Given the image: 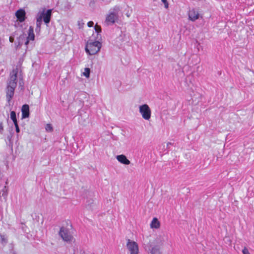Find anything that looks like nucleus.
Here are the masks:
<instances>
[{"mask_svg": "<svg viewBox=\"0 0 254 254\" xmlns=\"http://www.w3.org/2000/svg\"><path fill=\"white\" fill-rule=\"evenodd\" d=\"M151 254H162L160 248L158 246H155L150 250Z\"/></svg>", "mask_w": 254, "mask_h": 254, "instance_id": "nucleus-13", "label": "nucleus"}, {"mask_svg": "<svg viewBox=\"0 0 254 254\" xmlns=\"http://www.w3.org/2000/svg\"><path fill=\"white\" fill-rule=\"evenodd\" d=\"M53 131V127L51 124H49V132Z\"/></svg>", "mask_w": 254, "mask_h": 254, "instance_id": "nucleus-24", "label": "nucleus"}, {"mask_svg": "<svg viewBox=\"0 0 254 254\" xmlns=\"http://www.w3.org/2000/svg\"><path fill=\"white\" fill-rule=\"evenodd\" d=\"M17 73L13 70L10 73V78L8 81L6 91V97L9 101L11 99L14 94V91L16 87Z\"/></svg>", "mask_w": 254, "mask_h": 254, "instance_id": "nucleus-1", "label": "nucleus"}, {"mask_svg": "<svg viewBox=\"0 0 254 254\" xmlns=\"http://www.w3.org/2000/svg\"><path fill=\"white\" fill-rule=\"evenodd\" d=\"M10 118L13 121V123L17 122L16 117V113L14 111H11L10 112Z\"/></svg>", "mask_w": 254, "mask_h": 254, "instance_id": "nucleus-16", "label": "nucleus"}, {"mask_svg": "<svg viewBox=\"0 0 254 254\" xmlns=\"http://www.w3.org/2000/svg\"><path fill=\"white\" fill-rule=\"evenodd\" d=\"M242 253L243 254H250L248 249L246 247L243 249Z\"/></svg>", "mask_w": 254, "mask_h": 254, "instance_id": "nucleus-21", "label": "nucleus"}, {"mask_svg": "<svg viewBox=\"0 0 254 254\" xmlns=\"http://www.w3.org/2000/svg\"><path fill=\"white\" fill-rule=\"evenodd\" d=\"M151 228H158L160 227V222L156 218H154L150 224Z\"/></svg>", "mask_w": 254, "mask_h": 254, "instance_id": "nucleus-14", "label": "nucleus"}, {"mask_svg": "<svg viewBox=\"0 0 254 254\" xmlns=\"http://www.w3.org/2000/svg\"><path fill=\"white\" fill-rule=\"evenodd\" d=\"M139 111L144 120H149L151 117V111L148 105L143 104L140 106Z\"/></svg>", "mask_w": 254, "mask_h": 254, "instance_id": "nucleus-6", "label": "nucleus"}, {"mask_svg": "<svg viewBox=\"0 0 254 254\" xmlns=\"http://www.w3.org/2000/svg\"><path fill=\"white\" fill-rule=\"evenodd\" d=\"M171 145H172V143L171 142H168L167 144V147H169V146H170Z\"/></svg>", "mask_w": 254, "mask_h": 254, "instance_id": "nucleus-28", "label": "nucleus"}, {"mask_svg": "<svg viewBox=\"0 0 254 254\" xmlns=\"http://www.w3.org/2000/svg\"><path fill=\"white\" fill-rule=\"evenodd\" d=\"M102 47V44L98 41H93L91 39L87 41L85 50L86 53L90 55H94L99 52Z\"/></svg>", "mask_w": 254, "mask_h": 254, "instance_id": "nucleus-2", "label": "nucleus"}, {"mask_svg": "<svg viewBox=\"0 0 254 254\" xmlns=\"http://www.w3.org/2000/svg\"><path fill=\"white\" fill-rule=\"evenodd\" d=\"M14 126L15 127V129H16V132L17 133L19 132L20 130H19V128L18 126L17 122L14 123Z\"/></svg>", "mask_w": 254, "mask_h": 254, "instance_id": "nucleus-22", "label": "nucleus"}, {"mask_svg": "<svg viewBox=\"0 0 254 254\" xmlns=\"http://www.w3.org/2000/svg\"><path fill=\"white\" fill-rule=\"evenodd\" d=\"M119 8L115 7L112 11H110L106 17L105 22L107 25L114 24L116 20L118 19V12Z\"/></svg>", "mask_w": 254, "mask_h": 254, "instance_id": "nucleus-4", "label": "nucleus"}, {"mask_svg": "<svg viewBox=\"0 0 254 254\" xmlns=\"http://www.w3.org/2000/svg\"><path fill=\"white\" fill-rule=\"evenodd\" d=\"M94 29L97 36L96 39H98V35L101 32V28L100 26L96 24L94 27Z\"/></svg>", "mask_w": 254, "mask_h": 254, "instance_id": "nucleus-15", "label": "nucleus"}, {"mask_svg": "<svg viewBox=\"0 0 254 254\" xmlns=\"http://www.w3.org/2000/svg\"><path fill=\"white\" fill-rule=\"evenodd\" d=\"M3 130V126L2 124H0V132H2Z\"/></svg>", "mask_w": 254, "mask_h": 254, "instance_id": "nucleus-26", "label": "nucleus"}, {"mask_svg": "<svg viewBox=\"0 0 254 254\" xmlns=\"http://www.w3.org/2000/svg\"><path fill=\"white\" fill-rule=\"evenodd\" d=\"M13 41H14V38L13 37H9V41L10 42H13Z\"/></svg>", "mask_w": 254, "mask_h": 254, "instance_id": "nucleus-27", "label": "nucleus"}, {"mask_svg": "<svg viewBox=\"0 0 254 254\" xmlns=\"http://www.w3.org/2000/svg\"><path fill=\"white\" fill-rule=\"evenodd\" d=\"M15 16L17 20L20 22H23L26 18V12L23 9H20L16 11Z\"/></svg>", "mask_w": 254, "mask_h": 254, "instance_id": "nucleus-8", "label": "nucleus"}, {"mask_svg": "<svg viewBox=\"0 0 254 254\" xmlns=\"http://www.w3.org/2000/svg\"><path fill=\"white\" fill-rule=\"evenodd\" d=\"M92 192H89V194L90 195V196H92Z\"/></svg>", "mask_w": 254, "mask_h": 254, "instance_id": "nucleus-30", "label": "nucleus"}, {"mask_svg": "<svg viewBox=\"0 0 254 254\" xmlns=\"http://www.w3.org/2000/svg\"><path fill=\"white\" fill-rule=\"evenodd\" d=\"M127 247L129 251L130 254H138V247L137 244L129 239L127 240Z\"/></svg>", "mask_w": 254, "mask_h": 254, "instance_id": "nucleus-7", "label": "nucleus"}, {"mask_svg": "<svg viewBox=\"0 0 254 254\" xmlns=\"http://www.w3.org/2000/svg\"><path fill=\"white\" fill-rule=\"evenodd\" d=\"M86 206L89 208H90L91 206V204L93 203V199H90L86 200Z\"/></svg>", "mask_w": 254, "mask_h": 254, "instance_id": "nucleus-18", "label": "nucleus"}, {"mask_svg": "<svg viewBox=\"0 0 254 254\" xmlns=\"http://www.w3.org/2000/svg\"><path fill=\"white\" fill-rule=\"evenodd\" d=\"M162 2L164 4V6L166 8H168L169 7V4L167 0H161Z\"/></svg>", "mask_w": 254, "mask_h": 254, "instance_id": "nucleus-20", "label": "nucleus"}, {"mask_svg": "<svg viewBox=\"0 0 254 254\" xmlns=\"http://www.w3.org/2000/svg\"><path fill=\"white\" fill-rule=\"evenodd\" d=\"M22 118L23 119L28 118L29 115V107L28 105H24L21 109Z\"/></svg>", "mask_w": 254, "mask_h": 254, "instance_id": "nucleus-11", "label": "nucleus"}, {"mask_svg": "<svg viewBox=\"0 0 254 254\" xmlns=\"http://www.w3.org/2000/svg\"><path fill=\"white\" fill-rule=\"evenodd\" d=\"M189 18L192 21H194L199 18V13L194 8L189 10L188 13Z\"/></svg>", "mask_w": 254, "mask_h": 254, "instance_id": "nucleus-9", "label": "nucleus"}, {"mask_svg": "<svg viewBox=\"0 0 254 254\" xmlns=\"http://www.w3.org/2000/svg\"><path fill=\"white\" fill-rule=\"evenodd\" d=\"M59 235L63 240L67 243H71L74 240V238L71 234L69 231L64 227L61 228L59 232Z\"/></svg>", "mask_w": 254, "mask_h": 254, "instance_id": "nucleus-5", "label": "nucleus"}, {"mask_svg": "<svg viewBox=\"0 0 254 254\" xmlns=\"http://www.w3.org/2000/svg\"><path fill=\"white\" fill-rule=\"evenodd\" d=\"M116 158L119 162L125 165H129L130 163L127 157L123 154L117 155Z\"/></svg>", "mask_w": 254, "mask_h": 254, "instance_id": "nucleus-10", "label": "nucleus"}, {"mask_svg": "<svg viewBox=\"0 0 254 254\" xmlns=\"http://www.w3.org/2000/svg\"><path fill=\"white\" fill-rule=\"evenodd\" d=\"M51 12H52V10L49 9V11H48V13H49V22L50 21V17H51Z\"/></svg>", "mask_w": 254, "mask_h": 254, "instance_id": "nucleus-25", "label": "nucleus"}, {"mask_svg": "<svg viewBox=\"0 0 254 254\" xmlns=\"http://www.w3.org/2000/svg\"><path fill=\"white\" fill-rule=\"evenodd\" d=\"M81 119H82V118H81V119H79V122L80 123L82 124V122H81Z\"/></svg>", "mask_w": 254, "mask_h": 254, "instance_id": "nucleus-29", "label": "nucleus"}, {"mask_svg": "<svg viewBox=\"0 0 254 254\" xmlns=\"http://www.w3.org/2000/svg\"><path fill=\"white\" fill-rule=\"evenodd\" d=\"M84 70H85V71L83 73V75L86 77H89V75H90V68H87V67L85 68Z\"/></svg>", "mask_w": 254, "mask_h": 254, "instance_id": "nucleus-17", "label": "nucleus"}, {"mask_svg": "<svg viewBox=\"0 0 254 254\" xmlns=\"http://www.w3.org/2000/svg\"><path fill=\"white\" fill-rule=\"evenodd\" d=\"M93 25H94V22L93 21H91L88 22V23H87V25L89 27H91L93 26Z\"/></svg>", "mask_w": 254, "mask_h": 254, "instance_id": "nucleus-23", "label": "nucleus"}, {"mask_svg": "<svg viewBox=\"0 0 254 254\" xmlns=\"http://www.w3.org/2000/svg\"><path fill=\"white\" fill-rule=\"evenodd\" d=\"M35 38V35L34 34L33 28L32 27H30L28 30V36L27 38V41L25 42V44L27 45L30 40H34Z\"/></svg>", "mask_w": 254, "mask_h": 254, "instance_id": "nucleus-12", "label": "nucleus"}, {"mask_svg": "<svg viewBox=\"0 0 254 254\" xmlns=\"http://www.w3.org/2000/svg\"><path fill=\"white\" fill-rule=\"evenodd\" d=\"M127 17H129V14H128V13H127Z\"/></svg>", "mask_w": 254, "mask_h": 254, "instance_id": "nucleus-31", "label": "nucleus"}, {"mask_svg": "<svg viewBox=\"0 0 254 254\" xmlns=\"http://www.w3.org/2000/svg\"><path fill=\"white\" fill-rule=\"evenodd\" d=\"M43 21L45 23H48V9L46 8H42L38 13L36 16L37 26L39 27Z\"/></svg>", "mask_w": 254, "mask_h": 254, "instance_id": "nucleus-3", "label": "nucleus"}, {"mask_svg": "<svg viewBox=\"0 0 254 254\" xmlns=\"http://www.w3.org/2000/svg\"><path fill=\"white\" fill-rule=\"evenodd\" d=\"M77 23L79 28H82L84 25V23L83 22L82 20H78Z\"/></svg>", "mask_w": 254, "mask_h": 254, "instance_id": "nucleus-19", "label": "nucleus"}]
</instances>
